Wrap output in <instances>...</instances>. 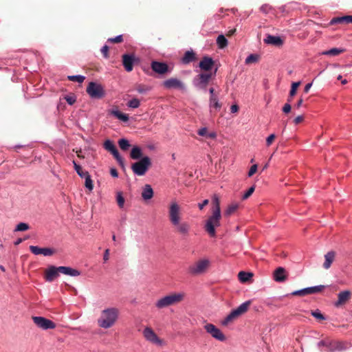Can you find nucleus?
Instances as JSON below:
<instances>
[{
    "mask_svg": "<svg viewBox=\"0 0 352 352\" xmlns=\"http://www.w3.org/2000/svg\"><path fill=\"white\" fill-rule=\"evenodd\" d=\"M168 219L175 231L183 236L189 235L190 224L182 219V212L179 204L176 200H172L168 206Z\"/></svg>",
    "mask_w": 352,
    "mask_h": 352,
    "instance_id": "obj_1",
    "label": "nucleus"
},
{
    "mask_svg": "<svg viewBox=\"0 0 352 352\" xmlns=\"http://www.w3.org/2000/svg\"><path fill=\"white\" fill-rule=\"evenodd\" d=\"M213 204L212 215L206 220L204 228L206 231L212 237L216 236L215 228L220 226V220L221 217L219 200L218 197L213 198Z\"/></svg>",
    "mask_w": 352,
    "mask_h": 352,
    "instance_id": "obj_2",
    "label": "nucleus"
},
{
    "mask_svg": "<svg viewBox=\"0 0 352 352\" xmlns=\"http://www.w3.org/2000/svg\"><path fill=\"white\" fill-rule=\"evenodd\" d=\"M119 317V310L116 307H109L103 309L97 320L98 325L104 329L112 327Z\"/></svg>",
    "mask_w": 352,
    "mask_h": 352,
    "instance_id": "obj_3",
    "label": "nucleus"
},
{
    "mask_svg": "<svg viewBox=\"0 0 352 352\" xmlns=\"http://www.w3.org/2000/svg\"><path fill=\"white\" fill-rule=\"evenodd\" d=\"M184 296L185 294L184 292L171 293L158 299L155 302V305L159 309L166 308L169 306L179 303L184 300Z\"/></svg>",
    "mask_w": 352,
    "mask_h": 352,
    "instance_id": "obj_4",
    "label": "nucleus"
},
{
    "mask_svg": "<svg viewBox=\"0 0 352 352\" xmlns=\"http://www.w3.org/2000/svg\"><path fill=\"white\" fill-rule=\"evenodd\" d=\"M210 261L207 258H201L190 265L187 272L191 276H197L204 274L209 267Z\"/></svg>",
    "mask_w": 352,
    "mask_h": 352,
    "instance_id": "obj_5",
    "label": "nucleus"
},
{
    "mask_svg": "<svg viewBox=\"0 0 352 352\" xmlns=\"http://www.w3.org/2000/svg\"><path fill=\"white\" fill-rule=\"evenodd\" d=\"M317 346L320 351L326 352L341 351L347 348L343 342L329 340H320L318 342Z\"/></svg>",
    "mask_w": 352,
    "mask_h": 352,
    "instance_id": "obj_6",
    "label": "nucleus"
},
{
    "mask_svg": "<svg viewBox=\"0 0 352 352\" xmlns=\"http://www.w3.org/2000/svg\"><path fill=\"white\" fill-rule=\"evenodd\" d=\"M86 91L91 98L95 100L101 99L106 94L104 87L100 83L94 81L89 82Z\"/></svg>",
    "mask_w": 352,
    "mask_h": 352,
    "instance_id": "obj_7",
    "label": "nucleus"
},
{
    "mask_svg": "<svg viewBox=\"0 0 352 352\" xmlns=\"http://www.w3.org/2000/svg\"><path fill=\"white\" fill-rule=\"evenodd\" d=\"M151 164V159L148 156H144L138 162L133 163L131 169L135 175L142 176L147 172Z\"/></svg>",
    "mask_w": 352,
    "mask_h": 352,
    "instance_id": "obj_8",
    "label": "nucleus"
},
{
    "mask_svg": "<svg viewBox=\"0 0 352 352\" xmlns=\"http://www.w3.org/2000/svg\"><path fill=\"white\" fill-rule=\"evenodd\" d=\"M250 305V301H245L241 304L237 308L233 309L222 321L223 325H227L235 318L245 313Z\"/></svg>",
    "mask_w": 352,
    "mask_h": 352,
    "instance_id": "obj_9",
    "label": "nucleus"
},
{
    "mask_svg": "<svg viewBox=\"0 0 352 352\" xmlns=\"http://www.w3.org/2000/svg\"><path fill=\"white\" fill-rule=\"evenodd\" d=\"M212 78V74L201 73L194 77L192 84L195 88L204 92L207 91V86Z\"/></svg>",
    "mask_w": 352,
    "mask_h": 352,
    "instance_id": "obj_10",
    "label": "nucleus"
},
{
    "mask_svg": "<svg viewBox=\"0 0 352 352\" xmlns=\"http://www.w3.org/2000/svg\"><path fill=\"white\" fill-rule=\"evenodd\" d=\"M142 334L146 341L157 346H162L163 344V341L157 336L151 327H145L142 331Z\"/></svg>",
    "mask_w": 352,
    "mask_h": 352,
    "instance_id": "obj_11",
    "label": "nucleus"
},
{
    "mask_svg": "<svg viewBox=\"0 0 352 352\" xmlns=\"http://www.w3.org/2000/svg\"><path fill=\"white\" fill-rule=\"evenodd\" d=\"M204 329L209 333L213 338L223 342L226 340V336L223 332L218 329L216 326L211 323H207L204 325Z\"/></svg>",
    "mask_w": 352,
    "mask_h": 352,
    "instance_id": "obj_12",
    "label": "nucleus"
},
{
    "mask_svg": "<svg viewBox=\"0 0 352 352\" xmlns=\"http://www.w3.org/2000/svg\"><path fill=\"white\" fill-rule=\"evenodd\" d=\"M163 86L167 89L186 91L185 84L178 78H170L163 82Z\"/></svg>",
    "mask_w": 352,
    "mask_h": 352,
    "instance_id": "obj_13",
    "label": "nucleus"
},
{
    "mask_svg": "<svg viewBox=\"0 0 352 352\" xmlns=\"http://www.w3.org/2000/svg\"><path fill=\"white\" fill-rule=\"evenodd\" d=\"M32 320L37 327L43 330L53 329L56 327L54 322L42 316H34Z\"/></svg>",
    "mask_w": 352,
    "mask_h": 352,
    "instance_id": "obj_14",
    "label": "nucleus"
},
{
    "mask_svg": "<svg viewBox=\"0 0 352 352\" xmlns=\"http://www.w3.org/2000/svg\"><path fill=\"white\" fill-rule=\"evenodd\" d=\"M104 148L110 152L115 159L117 160L118 164L121 165L122 166H124V160L122 156L120 155L118 149L116 148V146L114 145L113 142L110 140H107L104 142Z\"/></svg>",
    "mask_w": 352,
    "mask_h": 352,
    "instance_id": "obj_15",
    "label": "nucleus"
},
{
    "mask_svg": "<svg viewBox=\"0 0 352 352\" xmlns=\"http://www.w3.org/2000/svg\"><path fill=\"white\" fill-rule=\"evenodd\" d=\"M324 287V285H316V286H312L306 288H303L299 290H296L293 292L291 294L293 296H306L308 294H316L320 292L323 288Z\"/></svg>",
    "mask_w": 352,
    "mask_h": 352,
    "instance_id": "obj_16",
    "label": "nucleus"
},
{
    "mask_svg": "<svg viewBox=\"0 0 352 352\" xmlns=\"http://www.w3.org/2000/svg\"><path fill=\"white\" fill-rule=\"evenodd\" d=\"M30 250L34 255L43 254L45 256H50L55 253V250L51 248H40L38 246L30 245Z\"/></svg>",
    "mask_w": 352,
    "mask_h": 352,
    "instance_id": "obj_17",
    "label": "nucleus"
},
{
    "mask_svg": "<svg viewBox=\"0 0 352 352\" xmlns=\"http://www.w3.org/2000/svg\"><path fill=\"white\" fill-rule=\"evenodd\" d=\"M59 269L58 267H56L54 265L49 266L45 270V278L47 282H52L56 278L59 276Z\"/></svg>",
    "mask_w": 352,
    "mask_h": 352,
    "instance_id": "obj_18",
    "label": "nucleus"
},
{
    "mask_svg": "<svg viewBox=\"0 0 352 352\" xmlns=\"http://www.w3.org/2000/svg\"><path fill=\"white\" fill-rule=\"evenodd\" d=\"M151 68L155 72L159 74H164L168 72V67L166 63L155 60L152 61Z\"/></svg>",
    "mask_w": 352,
    "mask_h": 352,
    "instance_id": "obj_19",
    "label": "nucleus"
},
{
    "mask_svg": "<svg viewBox=\"0 0 352 352\" xmlns=\"http://www.w3.org/2000/svg\"><path fill=\"white\" fill-rule=\"evenodd\" d=\"M135 62L133 55L125 54L122 56V64L126 72H131L133 69Z\"/></svg>",
    "mask_w": 352,
    "mask_h": 352,
    "instance_id": "obj_20",
    "label": "nucleus"
},
{
    "mask_svg": "<svg viewBox=\"0 0 352 352\" xmlns=\"http://www.w3.org/2000/svg\"><path fill=\"white\" fill-rule=\"evenodd\" d=\"M264 42L266 44L276 47L282 46L283 44V41L279 36H274L271 34H267L266 36L264 38Z\"/></svg>",
    "mask_w": 352,
    "mask_h": 352,
    "instance_id": "obj_21",
    "label": "nucleus"
},
{
    "mask_svg": "<svg viewBox=\"0 0 352 352\" xmlns=\"http://www.w3.org/2000/svg\"><path fill=\"white\" fill-rule=\"evenodd\" d=\"M274 280L278 283L284 282L287 279V272L285 268L278 267L273 274Z\"/></svg>",
    "mask_w": 352,
    "mask_h": 352,
    "instance_id": "obj_22",
    "label": "nucleus"
},
{
    "mask_svg": "<svg viewBox=\"0 0 352 352\" xmlns=\"http://www.w3.org/2000/svg\"><path fill=\"white\" fill-rule=\"evenodd\" d=\"M213 65L214 60L212 58L204 56L199 62V66L204 71H210L212 69Z\"/></svg>",
    "mask_w": 352,
    "mask_h": 352,
    "instance_id": "obj_23",
    "label": "nucleus"
},
{
    "mask_svg": "<svg viewBox=\"0 0 352 352\" xmlns=\"http://www.w3.org/2000/svg\"><path fill=\"white\" fill-rule=\"evenodd\" d=\"M351 292L348 290L340 292L338 295V300L335 302V306L338 307L345 303L350 298Z\"/></svg>",
    "mask_w": 352,
    "mask_h": 352,
    "instance_id": "obj_24",
    "label": "nucleus"
},
{
    "mask_svg": "<svg viewBox=\"0 0 352 352\" xmlns=\"http://www.w3.org/2000/svg\"><path fill=\"white\" fill-rule=\"evenodd\" d=\"M58 269H59L60 273H62L63 274H65V275H67L69 276L75 277V276H78L80 275V271H78V270L72 268L70 267L60 266V267H58Z\"/></svg>",
    "mask_w": 352,
    "mask_h": 352,
    "instance_id": "obj_25",
    "label": "nucleus"
},
{
    "mask_svg": "<svg viewBox=\"0 0 352 352\" xmlns=\"http://www.w3.org/2000/svg\"><path fill=\"white\" fill-rule=\"evenodd\" d=\"M109 113L123 122H127L129 120L127 114L122 113L118 109L109 110Z\"/></svg>",
    "mask_w": 352,
    "mask_h": 352,
    "instance_id": "obj_26",
    "label": "nucleus"
},
{
    "mask_svg": "<svg viewBox=\"0 0 352 352\" xmlns=\"http://www.w3.org/2000/svg\"><path fill=\"white\" fill-rule=\"evenodd\" d=\"M153 197V190L151 185L146 184L142 191V197L144 200L147 201Z\"/></svg>",
    "mask_w": 352,
    "mask_h": 352,
    "instance_id": "obj_27",
    "label": "nucleus"
},
{
    "mask_svg": "<svg viewBox=\"0 0 352 352\" xmlns=\"http://www.w3.org/2000/svg\"><path fill=\"white\" fill-rule=\"evenodd\" d=\"M335 252L333 251L328 252L324 255V262L323 263V267L328 270L335 259Z\"/></svg>",
    "mask_w": 352,
    "mask_h": 352,
    "instance_id": "obj_28",
    "label": "nucleus"
},
{
    "mask_svg": "<svg viewBox=\"0 0 352 352\" xmlns=\"http://www.w3.org/2000/svg\"><path fill=\"white\" fill-rule=\"evenodd\" d=\"M221 103L219 102V95L209 98V107L211 109L219 111L221 108Z\"/></svg>",
    "mask_w": 352,
    "mask_h": 352,
    "instance_id": "obj_29",
    "label": "nucleus"
},
{
    "mask_svg": "<svg viewBox=\"0 0 352 352\" xmlns=\"http://www.w3.org/2000/svg\"><path fill=\"white\" fill-rule=\"evenodd\" d=\"M343 22H345L346 23H352V16L346 15V16L333 18L330 21V24L333 25L336 23H343Z\"/></svg>",
    "mask_w": 352,
    "mask_h": 352,
    "instance_id": "obj_30",
    "label": "nucleus"
},
{
    "mask_svg": "<svg viewBox=\"0 0 352 352\" xmlns=\"http://www.w3.org/2000/svg\"><path fill=\"white\" fill-rule=\"evenodd\" d=\"M197 134L200 136L206 137L208 138L214 139L217 137V133L214 131L208 132L206 127H202L197 131Z\"/></svg>",
    "mask_w": 352,
    "mask_h": 352,
    "instance_id": "obj_31",
    "label": "nucleus"
},
{
    "mask_svg": "<svg viewBox=\"0 0 352 352\" xmlns=\"http://www.w3.org/2000/svg\"><path fill=\"white\" fill-rule=\"evenodd\" d=\"M142 151L140 147L134 146L130 153V156L133 160H139L142 157Z\"/></svg>",
    "mask_w": 352,
    "mask_h": 352,
    "instance_id": "obj_32",
    "label": "nucleus"
},
{
    "mask_svg": "<svg viewBox=\"0 0 352 352\" xmlns=\"http://www.w3.org/2000/svg\"><path fill=\"white\" fill-rule=\"evenodd\" d=\"M195 58V53L192 51H187L185 52L182 59V62L184 64H188L191 62H192Z\"/></svg>",
    "mask_w": 352,
    "mask_h": 352,
    "instance_id": "obj_33",
    "label": "nucleus"
},
{
    "mask_svg": "<svg viewBox=\"0 0 352 352\" xmlns=\"http://www.w3.org/2000/svg\"><path fill=\"white\" fill-rule=\"evenodd\" d=\"M253 276V274L251 272H246L244 271H241L238 274L239 280L241 283L248 282Z\"/></svg>",
    "mask_w": 352,
    "mask_h": 352,
    "instance_id": "obj_34",
    "label": "nucleus"
},
{
    "mask_svg": "<svg viewBox=\"0 0 352 352\" xmlns=\"http://www.w3.org/2000/svg\"><path fill=\"white\" fill-rule=\"evenodd\" d=\"M239 208V204L232 203L230 204L224 212V215L229 217L233 214Z\"/></svg>",
    "mask_w": 352,
    "mask_h": 352,
    "instance_id": "obj_35",
    "label": "nucleus"
},
{
    "mask_svg": "<svg viewBox=\"0 0 352 352\" xmlns=\"http://www.w3.org/2000/svg\"><path fill=\"white\" fill-rule=\"evenodd\" d=\"M345 51L343 48H331L329 50L324 51L322 52L324 55L328 56H337L340 53H342Z\"/></svg>",
    "mask_w": 352,
    "mask_h": 352,
    "instance_id": "obj_36",
    "label": "nucleus"
},
{
    "mask_svg": "<svg viewBox=\"0 0 352 352\" xmlns=\"http://www.w3.org/2000/svg\"><path fill=\"white\" fill-rule=\"evenodd\" d=\"M118 145L123 151H127L130 147L129 141L126 138H121L118 140Z\"/></svg>",
    "mask_w": 352,
    "mask_h": 352,
    "instance_id": "obj_37",
    "label": "nucleus"
},
{
    "mask_svg": "<svg viewBox=\"0 0 352 352\" xmlns=\"http://www.w3.org/2000/svg\"><path fill=\"white\" fill-rule=\"evenodd\" d=\"M85 179V187L89 190V191H92L93 189H94V184H93V181L91 178V176L89 174V173L86 175V176H84Z\"/></svg>",
    "mask_w": 352,
    "mask_h": 352,
    "instance_id": "obj_38",
    "label": "nucleus"
},
{
    "mask_svg": "<svg viewBox=\"0 0 352 352\" xmlns=\"http://www.w3.org/2000/svg\"><path fill=\"white\" fill-rule=\"evenodd\" d=\"M217 44L218 45L219 47L223 48L227 46L228 40L223 34L219 35L217 38Z\"/></svg>",
    "mask_w": 352,
    "mask_h": 352,
    "instance_id": "obj_39",
    "label": "nucleus"
},
{
    "mask_svg": "<svg viewBox=\"0 0 352 352\" xmlns=\"http://www.w3.org/2000/svg\"><path fill=\"white\" fill-rule=\"evenodd\" d=\"M73 164L75 170L80 177H84L88 173L87 171H83L80 165H78L75 161H73Z\"/></svg>",
    "mask_w": 352,
    "mask_h": 352,
    "instance_id": "obj_40",
    "label": "nucleus"
},
{
    "mask_svg": "<svg viewBox=\"0 0 352 352\" xmlns=\"http://www.w3.org/2000/svg\"><path fill=\"white\" fill-rule=\"evenodd\" d=\"M140 105V102L138 98H133L127 102V107L132 109L138 108Z\"/></svg>",
    "mask_w": 352,
    "mask_h": 352,
    "instance_id": "obj_41",
    "label": "nucleus"
},
{
    "mask_svg": "<svg viewBox=\"0 0 352 352\" xmlns=\"http://www.w3.org/2000/svg\"><path fill=\"white\" fill-rule=\"evenodd\" d=\"M67 78L74 82H78L79 83H82L85 79V77L82 75H73V76H68Z\"/></svg>",
    "mask_w": 352,
    "mask_h": 352,
    "instance_id": "obj_42",
    "label": "nucleus"
},
{
    "mask_svg": "<svg viewBox=\"0 0 352 352\" xmlns=\"http://www.w3.org/2000/svg\"><path fill=\"white\" fill-rule=\"evenodd\" d=\"M29 225L26 223L21 222L16 225L14 231L15 232H23L29 229Z\"/></svg>",
    "mask_w": 352,
    "mask_h": 352,
    "instance_id": "obj_43",
    "label": "nucleus"
},
{
    "mask_svg": "<svg viewBox=\"0 0 352 352\" xmlns=\"http://www.w3.org/2000/svg\"><path fill=\"white\" fill-rule=\"evenodd\" d=\"M116 200L118 202V205L120 208L124 207V198L122 196V193L121 192H118L116 195Z\"/></svg>",
    "mask_w": 352,
    "mask_h": 352,
    "instance_id": "obj_44",
    "label": "nucleus"
},
{
    "mask_svg": "<svg viewBox=\"0 0 352 352\" xmlns=\"http://www.w3.org/2000/svg\"><path fill=\"white\" fill-rule=\"evenodd\" d=\"M258 55H256V54H250L245 58V63L246 64H250V63H256L258 60Z\"/></svg>",
    "mask_w": 352,
    "mask_h": 352,
    "instance_id": "obj_45",
    "label": "nucleus"
},
{
    "mask_svg": "<svg viewBox=\"0 0 352 352\" xmlns=\"http://www.w3.org/2000/svg\"><path fill=\"white\" fill-rule=\"evenodd\" d=\"M300 85V82H295L292 84L291 90L289 91V98H291L296 94V89Z\"/></svg>",
    "mask_w": 352,
    "mask_h": 352,
    "instance_id": "obj_46",
    "label": "nucleus"
},
{
    "mask_svg": "<svg viewBox=\"0 0 352 352\" xmlns=\"http://www.w3.org/2000/svg\"><path fill=\"white\" fill-rule=\"evenodd\" d=\"M254 186H252L250 187L244 194L242 196V199H248L250 196L252 195V194L254 192Z\"/></svg>",
    "mask_w": 352,
    "mask_h": 352,
    "instance_id": "obj_47",
    "label": "nucleus"
},
{
    "mask_svg": "<svg viewBox=\"0 0 352 352\" xmlns=\"http://www.w3.org/2000/svg\"><path fill=\"white\" fill-rule=\"evenodd\" d=\"M311 315L319 320H324V316L321 314V312L319 310H316L311 312Z\"/></svg>",
    "mask_w": 352,
    "mask_h": 352,
    "instance_id": "obj_48",
    "label": "nucleus"
},
{
    "mask_svg": "<svg viewBox=\"0 0 352 352\" xmlns=\"http://www.w3.org/2000/svg\"><path fill=\"white\" fill-rule=\"evenodd\" d=\"M288 100V102L286 103L283 107V111L285 113H288L291 111V104H289V102H291L292 101V99L291 98H288L287 99Z\"/></svg>",
    "mask_w": 352,
    "mask_h": 352,
    "instance_id": "obj_49",
    "label": "nucleus"
},
{
    "mask_svg": "<svg viewBox=\"0 0 352 352\" xmlns=\"http://www.w3.org/2000/svg\"><path fill=\"white\" fill-rule=\"evenodd\" d=\"M108 41L111 43H120L122 41V35H118L116 37L110 38L108 39Z\"/></svg>",
    "mask_w": 352,
    "mask_h": 352,
    "instance_id": "obj_50",
    "label": "nucleus"
},
{
    "mask_svg": "<svg viewBox=\"0 0 352 352\" xmlns=\"http://www.w3.org/2000/svg\"><path fill=\"white\" fill-rule=\"evenodd\" d=\"M258 166L257 164H254L251 166V168L249 170V172L248 173V176L249 177H252L257 170Z\"/></svg>",
    "mask_w": 352,
    "mask_h": 352,
    "instance_id": "obj_51",
    "label": "nucleus"
},
{
    "mask_svg": "<svg viewBox=\"0 0 352 352\" xmlns=\"http://www.w3.org/2000/svg\"><path fill=\"white\" fill-rule=\"evenodd\" d=\"M102 54H103L104 58L108 57V51H109V47L107 45H104L100 50Z\"/></svg>",
    "mask_w": 352,
    "mask_h": 352,
    "instance_id": "obj_52",
    "label": "nucleus"
},
{
    "mask_svg": "<svg viewBox=\"0 0 352 352\" xmlns=\"http://www.w3.org/2000/svg\"><path fill=\"white\" fill-rule=\"evenodd\" d=\"M275 138L274 134L270 135L266 139V144L267 146H270Z\"/></svg>",
    "mask_w": 352,
    "mask_h": 352,
    "instance_id": "obj_53",
    "label": "nucleus"
},
{
    "mask_svg": "<svg viewBox=\"0 0 352 352\" xmlns=\"http://www.w3.org/2000/svg\"><path fill=\"white\" fill-rule=\"evenodd\" d=\"M65 98L67 102L70 105L73 104L76 101V98L73 96H67Z\"/></svg>",
    "mask_w": 352,
    "mask_h": 352,
    "instance_id": "obj_54",
    "label": "nucleus"
},
{
    "mask_svg": "<svg viewBox=\"0 0 352 352\" xmlns=\"http://www.w3.org/2000/svg\"><path fill=\"white\" fill-rule=\"evenodd\" d=\"M260 10L261 12L267 14V13H268L269 10H270V7L267 4H265L261 7Z\"/></svg>",
    "mask_w": 352,
    "mask_h": 352,
    "instance_id": "obj_55",
    "label": "nucleus"
},
{
    "mask_svg": "<svg viewBox=\"0 0 352 352\" xmlns=\"http://www.w3.org/2000/svg\"><path fill=\"white\" fill-rule=\"evenodd\" d=\"M210 97H213L219 95V92H216L215 89L213 87H210L208 89Z\"/></svg>",
    "mask_w": 352,
    "mask_h": 352,
    "instance_id": "obj_56",
    "label": "nucleus"
},
{
    "mask_svg": "<svg viewBox=\"0 0 352 352\" xmlns=\"http://www.w3.org/2000/svg\"><path fill=\"white\" fill-rule=\"evenodd\" d=\"M209 201L208 199H204L202 203H199L198 204V207L199 208V210H202L204 206H206L208 204Z\"/></svg>",
    "mask_w": 352,
    "mask_h": 352,
    "instance_id": "obj_57",
    "label": "nucleus"
},
{
    "mask_svg": "<svg viewBox=\"0 0 352 352\" xmlns=\"http://www.w3.org/2000/svg\"><path fill=\"white\" fill-rule=\"evenodd\" d=\"M239 111V107L237 104H232L230 107V111L231 113H236Z\"/></svg>",
    "mask_w": 352,
    "mask_h": 352,
    "instance_id": "obj_58",
    "label": "nucleus"
},
{
    "mask_svg": "<svg viewBox=\"0 0 352 352\" xmlns=\"http://www.w3.org/2000/svg\"><path fill=\"white\" fill-rule=\"evenodd\" d=\"M303 120V116H297L294 120V122L296 124H298V123H300V122H302Z\"/></svg>",
    "mask_w": 352,
    "mask_h": 352,
    "instance_id": "obj_59",
    "label": "nucleus"
},
{
    "mask_svg": "<svg viewBox=\"0 0 352 352\" xmlns=\"http://www.w3.org/2000/svg\"><path fill=\"white\" fill-rule=\"evenodd\" d=\"M109 250L107 249L104 251V256H103V259L104 261H107L109 259Z\"/></svg>",
    "mask_w": 352,
    "mask_h": 352,
    "instance_id": "obj_60",
    "label": "nucleus"
},
{
    "mask_svg": "<svg viewBox=\"0 0 352 352\" xmlns=\"http://www.w3.org/2000/svg\"><path fill=\"white\" fill-rule=\"evenodd\" d=\"M110 173L111 176H113V177H118V173L115 168H111L110 170Z\"/></svg>",
    "mask_w": 352,
    "mask_h": 352,
    "instance_id": "obj_61",
    "label": "nucleus"
},
{
    "mask_svg": "<svg viewBox=\"0 0 352 352\" xmlns=\"http://www.w3.org/2000/svg\"><path fill=\"white\" fill-rule=\"evenodd\" d=\"M311 86H312V83H311V82H310V83H307V84L305 85V88H304V91H305V93H307V92L309 91V89H310V88L311 87Z\"/></svg>",
    "mask_w": 352,
    "mask_h": 352,
    "instance_id": "obj_62",
    "label": "nucleus"
},
{
    "mask_svg": "<svg viewBox=\"0 0 352 352\" xmlns=\"http://www.w3.org/2000/svg\"><path fill=\"white\" fill-rule=\"evenodd\" d=\"M302 102H303L302 99V98H300V99L297 102V103H296V107L297 108L300 107H301V105L302 104Z\"/></svg>",
    "mask_w": 352,
    "mask_h": 352,
    "instance_id": "obj_63",
    "label": "nucleus"
},
{
    "mask_svg": "<svg viewBox=\"0 0 352 352\" xmlns=\"http://www.w3.org/2000/svg\"><path fill=\"white\" fill-rule=\"evenodd\" d=\"M23 240V239H21V238H19V239H17L14 241V245H19L21 243H22Z\"/></svg>",
    "mask_w": 352,
    "mask_h": 352,
    "instance_id": "obj_64",
    "label": "nucleus"
}]
</instances>
